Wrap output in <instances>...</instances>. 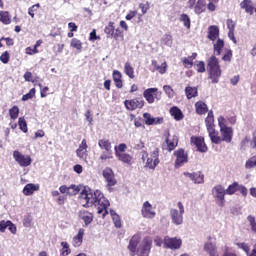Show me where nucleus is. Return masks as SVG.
<instances>
[{
  "label": "nucleus",
  "instance_id": "obj_8",
  "mask_svg": "<svg viewBox=\"0 0 256 256\" xmlns=\"http://www.w3.org/2000/svg\"><path fill=\"white\" fill-rule=\"evenodd\" d=\"M102 175L106 181V187L108 191H113L112 187H115L117 185V179H115V173L113 172V169L107 167L103 170Z\"/></svg>",
  "mask_w": 256,
  "mask_h": 256
},
{
  "label": "nucleus",
  "instance_id": "obj_41",
  "mask_svg": "<svg viewBox=\"0 0 256 256\" xmlns=\"http://www.w3.org/2000/svg\"><path fill=\"white\" fill-rule=\"evenodd\" d=\"M104 32L106 35L113 37V35H115V23L109 22V24L105 27Z\"/></svg>",
  "mask_w": 256,
  "mask_h": 256
},
{
  "label": "nucleus",
  "instance_id": "obj_64",
  "mask_svg": "<svg viewBox=\"0 0 256 256\" xmlns=\"http://www.w3.org/2000/svg\"><path fill=\"white\" fill-rule=\"evenodd\" d=\"M227 28L229 29V31H235V23L233 22V20H227Z\"/></svg>",
  "mask_w": 256,
  "mask_h": 256
},
{
  "label": "nucleus",
  "instance_id": "obj_52",
  "mask_svg": "<svg viewBox=\"0 0 256 256\" xmlns=\"http://www.w3.org/2000/svg\"><path fill=\"white\" fill-rule=\"evenodd\" d=\"M100 161H107V159H113V152H103L100 157Z\"/></svg>",
  "mask_w": 256,
  "mask_h": 256
},
{
  "label": "nucleus",
  "instance_id": "obj_28",
  "mask_svg": "<svg viewBox=\"0 0 256 256\" xmlns=\"http://www.w3.org/2000/svg\"><path fill=\"white\" fill-rule=\"evenodd\" d=\"M205 125L207 131L215 129V116L213 115V111L208 112V115L205 119Z\"/></svg>",
  "mask_w": 256,
  "mask_h": 256
},
{
  "label": "nucleus",
  "instance_id": "obj_22",
  "mask_svg": "<svg viewBox=\"0 0 256 256\" xmlns=\"http://www.w3.org/2000/svg\"><path fill=\"white\" fill-rule=\"evenodd\" d=\"M83 237H85V229L80 228L77 235L72 239L73 247H81V245H83Z\"/></svg>",
  "mask_w": 256,
  "mask_h": 256
},
{
  "label": "nucleus",
  "instance_id": "obj_1",
  "mask_svg": "<svg viewBox=\"0 0 256 256\" xmlns=\"http://www.w3.org/2000/svg\"><path fill=\"white\" fill-rule=\"evenodd\" d=\"M80 203L83 207L97 208L98 215H102V219H105V215L109 213V200L101 193L100 190L92 191L89 188H84L79 196Z\"/></svg>",
  "mask_w": 256,
  "mask_h": 256
},
{
  "label": "nucleus",
  "instance_id": "obj_10",
  "mask_svg": "<svg viewBox=\"0 0 256 256\" xmlns=\"http://www.w3.org/2000/svg\"><path fill=\"white\" fill-rule=\"evenodd\" d=\"M141 215L144 219H155L157 212H155V207H153L151 202L145 201L142 204Z\"/></svg>",
  "mask_w": 256,
  "mask_h": 256
},
{
  "label": "nucleus",
  "instance_id": "obj_25",
  "mask_svg": "<svg viewBox=\"0 0 256 256\" xmlns=\"http://www.w3.org/2000/svg\"><path fill=\"white\" fill-rule=\"evenodd\" d=\"M79 219H82L84 221L85 225H90L93 221V214L85 211V210H80L78 212Z\"/></svg>",
  "mask_w": 256,
  "mask_h": 256
},
{
  "label": "nucleus",
  "instance_id": "obj_49",
  "mask_svg": "<svg viewBox=\"0 0 256 256\" xmlns=\"http://www.w3.org/2000/svg\"><path fill=\"white\" fill-rule=\"evenodd\" d=\"M9 115L11 119H17L19 117V107L14 106L9 110Z\"/></svg>",
  "mask_w": 256,
  "mask_h": 256
},
{
  "label": "nucleus",
  "instance_id": "obj_60",
  "mask_svg": "<svg viewBox=\"0 0 256 256\" xmlns=\"http://www.w3.org/2000/svg\"><path fill=\"white\" fill-rule=\"evenodd\" d=\"M112 221H113L115 227H117V229H121V218L119 217V215L114 216L112 218Z\"/></svg>",
  "mask_w": 256,
  "mask_h": 256
},
{
  "label": "nucleus",
  "instance_id": "obj_19",
  "mask_svg": "<svg viewBox=\"0 0 256 256\" xmlns=\"http://www.w3.org/2000/svg\"><path fill=\"white\" fill-rule=\"evenodd\" d=\"M87 140L83 139L78 147V149L76 150V155L77 157H79V159H87L88 157V153H87Z\"/></svg>",
  "mask_w": 256,
  "mask_h": 256
},
{
  "label": "nucleus",
  "instance_id": "obj_56",
  "mask_svg": "<svg viewBox=\"0 0 256 256\" xmlns=\"http://www.w3.org/2000/svg\"><path fill=\"white\" fill-rule=\"evenodd\" d=\"M156 71L159 72L160 75H165V73H167V62H164L158 66Z\"/></svg>",
  "mask_w": 256,
  "mask_h": 256
},
{
  "label": "nucleus",
  "instance_id": "obj_39",
  "mask_svg": "<svg viewBox=\"0 0 256 256\" xmlns=\"http://www.w3.org/2000/svg\"><path fill=\"white\" fill-rule=\"evenodd\" d=\"M0 22L4 25H9V23H11V16L8 11H0Z\"/></svg>",
  "mask_w": 256,
  "mask_h": 256
},
{
  "label": "nucleus",
  "instance_id": "obj_33",
  "mask_svg": "<svg viewBox=\"0 0 256 256\" xmlns=\"http://www.w3.org/2000/svg\"><path fill=\"white\" fill-rule=\"evenodd\" d=\"M214 54L221 55V51H223V47H225V42L222 39H219L214 43Z\"/></svg>",
  "mask_w": 256,
  "mask_h": 256
},
{
  "label": "nucleus",
  "instance_id": "obj_15",
  "mask_svg": "<svg viewBox=\"0 0 256 256\" xmlns=\"http://www.w3.org/2000/svg\"><path fill=\"white\" fill-rule=\"evenodd\" d=\"M143 120L145 125H161L163 123V117H153L150 113L143 114Z\"/></svg>",
  "mask_w": 256,
  "mask_h": 256
},
{
  "label": "nucleus",
  "instance_id": "obj_54",
  "mask_svg": "<svg viewBox=\"0 0 256 256\" xmlns=\"http://www.w3.org/2000/svg\"><path fill=\"white\" fill-rule=\"evenodd\" d=\"M41 7V5L39 4H35L32 7H30L28 9V14L30 15V17H32V19L35 17V12H37V10Z\"/></svg>",
  "mask_w": 256,
  "mask_h": 256
},
{
  "label": "nucleus",
  "instance_id": "obj_20",
  "mask_svg": "<svg viewBox=\"0 0 256 256\" xmlns=\"http://www.w3.org/2000/svg\"><path fill=\"white\" fill-rule=\"evenodd\" d=\"M220 133H221V140L225 141V143H231L232 139H233V128L231 127H226V128H222L220 129Z\"/></svg>",
  "mask_w": 256,
  "mask_h": 256
},
{
  "label": "nucleus",
  "instance_id": "obj_11",
  "mask_svg": "<svg viewBox=\"0 0 256 256\" xmlns=\"http://www.w3.org/2000/svg\"><path fill=\"white\" fill-rule=\"evenodd\" d=\"M13 159L20 165V167H29L33 160L31 159V156L29 155H23L18 150H15L13 152Z\"/></svg>",
  "mask_w": 256,
  "mask_h": 256
},
{
  "label": "nucleus",
  "instance_id": "obj_38",
  "mask_svg": "<svg viewBox=\"0 0 256 256\" xmlns=\"http://www.w3.org/2000/svg\"><path fill=\"white\" fill-rule=\"evenodd\" d=\"M170 113L176 121H181V119H183V112H181V110L177 107H172L170 109Z\"/></svg>",
  "mask_w": 256,
  "mask_h": 256
},
{
  "label": "nucleus",
  "instance_id": "obj_57",
  "mask_svg": "<svg viewBox=\"0 0 256 256\" xmlns=\"http://www.w3.org/2000/svg\"><path fill=\"white\" fill-rule=\"evenodd\" d=\"M236 245L239 249H242V251L246 252V254L249 255L250 248H249V245H247V243L242 242V243H237Z\"/></svg>",
  "mask_w": 256,
  "mask_h": 256
},
{
  "label": "nucleus",
  "instance_id": "obj_55",
  "mask_svg": "<svg viewBox=\"0 0 256 256\" xmlns=\"http://www.w3.org/2000/svg\"><path fill=\"white\" fill-rule=\"evenodd\" d=\"M32 221H33V216L31 215L24 216V219H23L24 227H31Z\"/></svg>",
  "mask_w": 256,
  "mask_h": 256
},
{
  "label": "nucleus",
  "instance_id": "obj_35",
  "mask_svg": "<svg viewBox=\"0 0 256 256\" xmlns=\"http://www.w3.org/2000/svg\"><path fill=\"white\" fill-rule=\"evenodd\" d=\"M239 189H241V185H239L237 182H234L226 189V195H235Z\"/></svg>",
  "mask_w": 256,
  "mask_h": 256
},
{
  "label": "nucleus",
  "instance_id": "obj_14",
  "mask_svg": "<svg viewBox=\"0 0 256 256\" xmlns=\"http://www.w3.org/2000/svg\"><path fill=\"white\" fill-rule=\"evenodd\" d=\"M191 145H195L197 151H199L200 153H207V145L205 144V140L203 138L192 136Z\"/></svg>",
  "mask_w": 256,
  "mask_h": 256
},
{
  "label": "nucleus",
  "instance_id": "obj_59",
  "mask_svg": "<svg viewBox=\"0 0 256 256\" xmlns=\"http://www.w3.org/2000/svg\"><path fill=\"white\" fill-rule=\"evenodd\" d=\"M232 58H233V52L231 50H227L224 56L222 57V60L227 61L229 63Z\"/></svg>",
  "mask_w": 256,
  "mask_h": 256
},
{
  "label": "nucleus",
  "instance_id": "obj_30",
  "mask_svg": "<svg viewBox=\"0 0 256 256\" xmlns=\"http://www.w3.org/2000/svg\"><path fill=\"white\" fill-rule=\"evenodd\" d=\"M195 109H196V113L198 115H205V113H207V111H209L207 104H205V102H203V101L196 102Z\"/></svg>",
  "mask_w": 256,
  "mask_h": 256
},
{
  "label": "nucleus",
  "instance_id": "obj_34",
  "mask_svg": "<svg viewBox=\"0 0 256 256\" xmlns=\"http://www.w3.org/2000/svg\"><path fill=\"white\" fill-rule=\"evenodd\" d=\"M121 77H122V74L119 72V70H114L113 80L116 87H118V89H121V87H123V81H121Z\"/></svg>",
  "mask_w": 256,
  "mask_h": 256
},
{
  "label": "nucleus",
  "instance_id": "obj_50",
  "mask_svg": "<svg viewBox=\"0 0 256 256\" xmlns=\"http://www.w3.org/2000/svg\"><path fill=\"white\" fill-rule=\"evenodd\" d=\"M36 90L32 88L29 93L22 96V101H29V99H33L35 97Z\"/></svg>",
  "mask_w": 256,
  "mask_h": 256
},
{
  "label": "nucleus",
  "instance_id": "obj_45",
  "mask_svg": "<svg viewBox=\"0 0 256 256\" xmlns=\"http://www.w3.org/2000/svg\"><path fill=\"white\" fill-rule=\"evenodd\" d=\"M247 221L251 227V231H253V233H256V220H255V216L253 215H249L247 217Z\"/></svg>",
  "mask_w": 256,
  "mask_h": 256
},
{
  "label": "nucleus",
  "instance_id": "obj_62",
  "mask_svg": "<svg viewBox=\"0 0 256 256\" xmlns=\"http://www.w3.org/2000/svg\"><path fill=\"white\" fill-rule=\"evenodd\" d=\"M0 61L2 62V63H5V64H7V63H9V52H4L1 56H0Z\"/></svg>",
  "mask_w": 256,
  "mask_h": 256
},
{
  "label": "nucleus",
  "instance_id": "obj_24",
  "mask_svg": "<svg viewBox=\"0 0 256 256\" xmlns=\"http://www.w3.org/2000/svg\"><path fill=\"white\" fill-rule=\"evenodd\" d=\"M241 9L245 10V13H248V15H253L255 11V5H253V2L251 0H244L240 3Z\"/></svg>",
  "mask_w": 256,
  "mask_h": 256
},
{
  "label": "nucleus",
  "instance_id": "obj_48",
  "mask_svg": "<svg viewBox=\"0 0 256 256\" xmlns=\"http://www.w3.org/2000/svg\"><path fill=\"white\" fill-rule=\"evenodd\" d=\"M68 195H77V193H79V191H81V188H79V186L77 185H70L68 186Z\"/></svg>",
  "mask_w": 256,
  "mask_h": 256
},
{
  "label": "nucleus",
  "instance_id": "obj_13",
  "mask_svg": "<svg viewBox=\"0 0 256 256\" xmlns=\"http://www.w3.org/2000/svg\"><path fill=\"white\" fill-rule=\"evenodd\" d=\"M124 105L128 111H135L136 109H143L145 107V100L143 98H134L124 101Z\"/></svg>",
  "mask_w": 256,
  "mask_h": 256
},
{
  "label": "nucleus",
  "instance_id": "obj_36",
  "mask_svg": "<svg viewBox=\"0 0 256 256\" xmlns=\"http://www.w3.org/2000/svg\"><path fill=\"white\" fill-rule=\"evenodd\" d=\"M185 93L187 99H193V97H197L198 95L197 87L187 86L185 88Z\"/></svg>",
  "mask_w": 256,
  "mask_h": 256
},
{
  "label": "nucleus",
  "instance_id": "obj_42",
  "mask_svg": "<svg viewBox=\"0 0 256 256\" xmlns=\"http://www.w3.org/2000/svg\"><path fill=\"white\" fill-rule=\"evenodd\" d=\"M161 45L171 47V45H173V38H171V35H164L161 40Z\"/></svg>",
  "mask_w": 256,
  "mask_h": 256
},
{
  "label": "nucleus",
  "instance_id": "obj_16",
  "mask_svg": "<svg viewBox=\"0 0 256 256\" xmlns=\"http://www.w3.org/2000/svg\"><path fill=\"white\" fill-rule=\"evenodd\" d=\"M183 175L184 177H188V179H191L193 183H196L198 185L205 182V176L201 172H194V173L184 172Z\"/></svg>",
  "mask_w": 256,
  "mask_h": 256
},
{
  "label": "nucleus",
  "instance_id": "obj_53",
  "mask_svg": "<svg viewBox=\"0 0 256 256\" xmlns=\"http://www.w3.org/2000/svg\"><path fill=\"white\" fill-rule=\"evenodd\" d=\"M181 61L186 69H191V67H193V60H190L189 58L183 57Z\"/></svg>",
  "mask_w": 256,
  "mask_h": 256
},
{
  "label": "nucleus",
  "instance_id": "obj_46",
  "mask_svg": "<svg viewBox=\"0 0 256 256\" xmlns=\"http://www.w3.org/2000/svg\"><path fill=\"white\" fill-rule=\"evenodd\" d=\"M61 256H67L69 255V253H71V251L69 250V243L67 242H61Z\"/></svg>",
  "mask_w": 256,
  "mask_h": 256
},
{
  "label": "nucleus",
  "instance_id": "obj_37",
  "mask_svg": "<svg viewBox=\"0 0 256 256\" xmlns=\"http://www.w3.org/2000/svg\"><path fill=\"white\" fill-rule=\"evenodd\" d=\"M180 23H183V26L187 29H191V18L187 14H181L179 17Z\"/></svg>",
  "mask_w": 256,
  "mask_h": 256
},
{
  "label": "nucleus",
  "instance_id": "obj_29",
  "mask_svg": "<svg viewBox=\"0 0 256 256\" xmlns=\"http://www.w3.org/2000/svg\"><path fill=\"white\" fill-rule=\"evenodd\" d=\"M207 37L210 41H215L219 37V27L215 25L208 27Z\"/></svg>",
  "mask_w": 256,
  "mask_h": 256
},
{
  "label": "nucleus",
  "instance_id": "obj_44",
  "mask_svg": "<svg viewBox=\"0 0 256 256\" xmlns=\"http://www.w3.org/2000/svg\"><path fill=\"white\" fill-rule=\"evenodd\" d=\"M256 167V156L251 157L245 163V169H253Z\"/></svg>",
  "mask_w": 256,
  "mask_h": 256
},
{
  "label": "nucleus",
  "instance_id": "obj_9",
  "mask_svg": "<svg viewBox=\"0 0 256 256\" xmlns=\"http://www.w3.org/2000/svg\"><path fill=\"white\" fill-rule=\"evenodd\" d=\"M188 7L189 9H193L196 15H201L207 9V0H189Z\"/></svg>",
  "mask_w": 256,
  "mask_h": 256
},
{
  "label": "nucleus",
  "instance_id": "obj_31",
  "mask_svg": "<svg viewBox=\"0 0 256 256\" xmlns=\"http://www.w3.org/2000/svg\"><path fill=\"white\" fill-rule=\"evenodd\" d=\"M34 191H39V185L30 183L24 187L23 194L29 197V195H33Z\"/></svg>",
  "mask_w": 256,
  "mask_h": 256
},
{
  "label": "nucleus",
  "instance_id": "obj_40",
  "mask_svg": "<svg viewBox=\"0 0 256 256\" xmlns=\"http://www.w3.org/2000/svg\"><path fill=\"white\" fill-rule=\"evenodd\" d=\"M70 47H72V49H76L77 51H81L83 49V43L81 40L73 38L70 42Z\"/></svg>",
  "mask_w": 256,
  "mask_h": 256
},
{
  "label": "nucleus",
  "instance_id": "obj_27",
  "mask_svg": "<svg viewBox=\"0 0 256 256\" xmlns=\"http://www.w3.org/2000/svg\"><path fill=\"white\" fill-rule=\"evenodd\" d=\"M208 131V135L210 138L211 143H214L215 145H219V143H221V138L219 136V132L217 130H215V128H212Z\"/></svg>",
  "mask_w": 256,
  "mask_h": 256
},
{
  "label": "nucleus",
  "instance_id": "obj_61",
  "mask_svg": "<svg viewBox=\"0 0 256 256\" xmlns=\"http://www.w3.org/2000/svg\"><path fill=\"white\" fill-rule=\"evenodd\" d=\"M163 90L166 93V95H168V97H173V88H171V86L165 85L163 86Z\"/></svg>",
  "mask_w": 256,
  "mask_h": 256
},
{
  "label": "nucleus",
  "instance_id": "obj_17",
  "mask_svg": "<svg viewBox=\"0 0 256 256\" xmlns=\"http://www.w3.org/2000/svg\"><path fill=\"white\" fill-rule=\"evenodd\" d=\"M116 157L122 162L126 163V165H133V156L125 153V152H119L117 150V146L114 147Z\"/></svg>",
  "mask_w": 256,
  "mask_h": 256
},
{
  "label": "nucleus",
  "instance_id": "obj_5",
  "mask_svg": "<svg viewBox=\"0 0 256 256\" xmlns=\"http://www.w3.org/2000/svg\"><path fill=\"white\" fill-rule=\"evenodd\" d=\"M178 209L172 208L170 210L171 221L174 225H183V215H185V206L183 202L177 203Z\"/></svg>",
  "mask_w": 256,
  "mask_h": 256
},
{
  "label": "nucleus",
  "instance_id": "obj_32",
  "mask_svg": "<svg viewBox=\"0 0 256 256\" xmlns=\"http://www.w3.org/2000/svg\"><path fill=\"white\" fill-rule=\"evenodd\" d=\"M124 73L129 79H135V69L131 66V63L126 62L124 65Z\"/></svg>",
  "mask_w": 256,
  "mask_h": 256
},
{
  "label": "nucleus",
  "instance_id": "obj_51",
  "mask_svg": "<svg viewBox=\"0 0 256 256\" xmlns=\"http://www.w3.org/2000/svg\"><path fill=\"white\" fill-rule=\"evenodd\" d=\"M218 126H219L220 130L228 127L227 120L225 119V117H223V116L218 117Z\"/></svg>",
  "mask_w": 256,
  "mask_h": 256
},
{
  "label": "nucleus",
  "instance_id": "obj_12",
  "mask_svg": "<svg viewBox=\"0 0 256 256\" xmlns=\"http://www.w3.org/2000/svg\"><path fill=\"white\" fill-rule=\"evenodd\" d=\"M164 245L167 247V249H172V251H177V249H181V246L183 245V240L181 238H171L169 236H166L164 238Z\"/></svg>",
  "mask_w": 256,
  "mask_h": 256
},
{
  "label": "nucleus",
  "instance_id": "obj_47",
  "mask_svg": "<svg viewBox=\"0 0 256 256\" xmlns=\"http://www.w3.org/2000/svg\"><path fill=\"white\" fill-rule=\"evenodd\" d=\"M18 125H19L21 131H23V133H27L28 128H27V121H25V118H23V117L19 118Z\"/></svg>",
  "mask_w": 256,
  "mask_h": 256
},
{
  "label": "nucleus",
  "instance_id": "obj_2",
  "mask_svg": "<svg viewBox=\"0 0 256 256\" xmlns=\"http://www.w3.org/2000/svg\"><path fill=\"white\" fill-rule=\"evenodd\" d=\"M151 245H153L151 237H145L141 241V235L136 234L130 239L127 249L130 251V256H149Z\"/></svg>",
  "mask_w": 256,
  "mask_h": 256
},
{
  "label": "nucleus",
  "instance_id": "obj_23",
  "mask_svg": "<svg viewBox=\"0 0 256 256\" xmlns=\"http://www.w3.org/2000/svg\"><path fill=\"white\" fill-rule=\"evenodd\" d=\"M204 251L210 256H219V253L217 252V246H215V243L211 241H208L204 244Z\"/></svg>",
  "mask_w": 256,
  "mask_h": 256
},
{
  "label": "nucleus",
  "instance_id": "obj_63",
  "mask_svg": "<svg viewBox=\"0 0 256 256\" xmlns=\"http://www.w3.org/2000/svg\"><path fill=\"white\" fill-rule=\"evenodd\" d=\"M139 8L141 9L142 14L145 15V13H147V11H149V4L140 3Z\"/></svg>",
  "mask_w": 256,
  "mask_h": 256
},
{
  "label": "nucleus",
  "instance_id": "obj_4",
  "mask_svg": "<svg viewBox=\"0 0 256 256\" xmlns=\"http://www.w3.org/2000/svg\"><path fill=\"white\" fill-rule=\"evenodd\" d=\"M142 160L145 161V167L155 169L159 165V149L155 148L151 153L143 152Z\"/></svg>",
  "mask_w": 256,
  "mask_h": 256
},
{
  "label": "nucleus",
  "instance_id": "obj_6",
  "mask_svg": "<svg viewBox=\"0 0 256 256\" xmlns=\"http://www.w3.org/2000/svg\"><path fill=\"white\" fill-rule=\"evenodd\" d=\"M225 195H227V192L223 185L218 184L212 188V197L219 207L225 206Z\"/></svg>",
  "mask_w": 256,
  "mask_h": 256
},
{
  "label": "nucleus",
  "instance_id": "obj_43",
  "mask_svg": "<svg viewBox=\"0 0 256 256\" xmlns=\"http://www.w3.org/2000/svg\"><path fill=\"white\" fill-rule=\"evenodd\" d=\"M194 67L196 68V71L198 73H205V71H206L205 62H203V61H196L194 64Z\"/></svg>",
  "mask_w": 256,
  "mask_h": 256
},
{
  "label": "nucleus",
  "instance_id": "obj_7",
  "mask_svg": "<svg viewBox=\"0 0 256 256\" xmlns=\"http://www.w3.org/2000/svg\"><path fill=\"white\" fill-rule=\"evenodd\" d=\"M174 157H176V160L174 162V166L176 169H179V167H183L185 163H189V154H187V152H185L183 148L175 150Z\"/></svg>",
  "mask_w": 256,
  "mask_h": 256
},
{
  "label": "nucleus",
  "instance_id": "obj_18",
  "mask_svg": "<svg viewBox=\"0 0 256 256\" xmlns=\"http://www.w3.org/2000/svg\"><path fill=\"white\" fill-rule=\"evenodd\" d=\"M157 91H159L157 88H148L143 92V97L146 99L147 103H155V99H157Z\"/></svg>",
  "mask_w": 256,
  "mask_h": 256
},
{
  "label": "nucleus",
  "instance_id": "obj_26",
  "mask_svg": "<svg viewBox=\"0 0 256 256\" xmlns=\"http://www.w3.org/2000/svg\"><path fill=\"white\" fill-rule=\"evenodd\" d=\"M98 147H100L102 151L113 152V146L111 145V141H109L108 139H100L98 141Z\"/></svg>",
  "mask_w": 256,
  "mask_h": 256
},
{
  "label": "nucleus",
  "instance_id": "obj_21",
  "mask_svg": "<svg viewBox=\"0 0 256 256\" xmlns=\"http://www.w3.org/2000/svg\"><path fill=\"white\" fill-rule=\"evenodd\" d=\"M165 143L167 145V151L171 152L174 151L175 147H177V145H179V138L176 135H173L172 137H170V135L168 134V137L165 140Z\"/></svg>",
  "mask_w": 256,
  "mask_h": 256
},
{
  "label": "nucleus",
  "instance_id": "obj_58",
  "mask_svg": "<svg viewBox=\"0 0 256 256\" xmlns=\"http://www.w3.org/2000/svg\"><path fill=\"white\" fill-rule=\"evenodd\" d=\"M9 225H11V221H5V220L0 221V231H1V233H5V229H7V227Z\"/></svg>",
  "mask_w": 256,
  "mask_h": 256
},
{
  "label": "nucleus",
  "instance_id": "obj_3",
  "mask_svg": "<svg viewBox=\"0 0 256 256\" xmlns=\"http://www.w3.org/2000/svg\"><path fill=\"white\" fill-rule=\"evenodd\" d=\"M208 78L211 80L213 84L219 83V79H221V66L219 65V60L215 56H211L208 59L207 64Z\"/></svg>",
  "mask_w": 256,
  "mask_h": 256
}]
</instances>
